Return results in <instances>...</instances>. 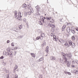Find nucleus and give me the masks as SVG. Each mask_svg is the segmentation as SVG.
Wrapping results in <instances>:
<instances>
[{"instance_id": "27", "label": "nucleus", "mask_w": 78, "mask_h": 78, "mask_svg": "<svg viewBox=\"0 0 78 78\" xmlns=\"http://www.w3.org/2000/svg\"><path fill=\"white\" fill-rule=\"evenodd\" d=\"M72 39L74 41V40H75V37H74V36H73L72 37Z\"/></svg>"}, {"instance_id": "9", "label": "nucleus", "mask_w": 78, "mask_h": 78, "mask_svg": "<svg viewBox=\"0 0 78 78\" xmlns=\"http://www.w3.org/2000/svg\"><path fill=\"white\" fill-rule=\"evenodd\" d=\"M72 48H74L75 47V44L73 43H72L71 45Z\"/></svg>"}, {"instance_id": "39", "label": "nucleus", "mask_w": 78, "mask_h": 78, "mask_svg": "<svg viewBox=\"0 0 78 78\" xmlns=\"http://www.w3.org/2000/svg\"><path fill=\"white\" fill-rule=\"evenodd\" d=\"M64 73H65V74H67L68 72H66V71H64Z\"/></svg>"}, {"instance_id": "33", "label": "nucleus", "mask_w": 78, "mask_h": 78, "mask_svg": "<svg viewBox=\"0 0 78 78\" xmlns=\"http://www.w3.org/2000/svg\"><path fill=\"white\" fill-rule=\"evenodd\" d=\"M20 27H19V28L20 29H21V28H22V25H20Z\"/></svg>"}, {"instance_id": "43", "label": "nucleus", "mask_w": 78, "mask_h": 78, "mask_svg": "<svg viewBox=\"0 0 78 78\" xmlns=\"http://www.w3.org/2000/svg\"><path fill=\"white\" fill-rule=\"evenodd\" d=\"M16 52L15 51V52H14V55L15 56H16Z\"/></svg>"}, {"instance_id": "46", "label": "nucleus", "mask_w": 78, "mask_h": 78, "mask_svg": "<svg viewBox=\"0 0 78 78\" xmlns=\"http://www.w3.org/2000/svg\"><path fill=\"white\" fill-rule=\"evenodd\" d=\"M76 31H78V28H76Z\"/></svg>"}, {"instance_id": "3", "label": "nucleus", "mask_w": 78, "mask_h": 78, "mask_svg": "<svg viewBox=\"0 0 78 78\" xmlns=\"http://www.w3.org/2000/svg\"><path fill=\"white\" fill-rule=\"evenodd\" d=\"M72 43V42L71 41H70L68 42V43H66V44H65V45L66 47H69V46L71 45Z\"/></svg>"}, {"instance_id": "18", "label": "nucleus", "mask_w": 78, "mask_h": 78, "mask_svg": "<svg viewBox=\"0 0 78 78\" xmlns=\"http://www.w3.org/2000/svg\"><path fill=\"white\" fill-rule=\"evenodd\" d=\"M42 22H43V20L40 21L39 22V24H40V25H43V24H42Z\"/></svg>"}, {"instance_id": "40", "label": "nucleus", "mask_w": 78, "mask_h": 78, "mask_svg": "<svg viewBox=\"0 0 78 78\" xmlns=\"http://www.w3.org/2000/svg\"><path fill=\"white\" fill-rule=\"evenodd\" d=\"M67 74H68V75H71V73H70L69 72H68V73Z\"/></svg>"}, {"instance_id": "12", "label": "nucleus", "mask_w": 78, "mask_h": 78, "mask_svg": "<svg viewBox=\"0 0 78 78\" xmlns=\"http://www.w3.org/2000/svg\"><path fill=\"white\" fill-rule=\"evenodd\" d=\"M36 39H37V40H39V39H41V40H42L43 39V38H41V37H37V38Z\"/></svg>"}, {"instance_id": "32", "label": "nucleus", "mask_w": 78, "mask_h": 78, "mask_svg": "<svg viewBox=\"0 0 78 78\" xmlns=\"http://www.w3.org/2000/svg\"><path fill=\"white\" fill-rule=\"evenodd\" d=\"M24 15L25 16H27V13L26 12H24Z\"/></svg>"}, {"instance_id": "51", "label": "nucleus", "mask_w": 78, "mask_h": 78, "mask_svg": "<svg viewBox=\"0 0 78 78\" xmlns=\"http://www.w3.org/2000/svg\"><path fill=\"white\" fill-rule=\"evenodd\" d=\"M76 72H78V71H77H77H76Z\"/></svg>"}, {"instance_id": "5", "label": "nucleus", "mask_w": 78, "mask_h": 78, "mask_svg": "<svg viewBox=\"0 0 78 78\" xmlns=\"http://www.w3.org/2000/svg\"><path fill=\"white\" fill-rule=\"evenodd\" d=\"M37 9V11L38 12L40 11V10H39V8H40V7L39 5H37V6L35 7Z\"/></svg>"}, {"instance_id": "13", "label": "nucleus", "mask_w": 78, "mask_h": 78, "mask_svg": "<svg viewBox=\"0 0 78 78\" xmlns=\"http://www.w3.org/2000/svg\"><path fill=\"white\" fill-rule=\"evenodd\" d=\"M41 20H43V22H44V19H46V18H45V17H44V18L43 16H41Z\"/></svg>"}, {"instance_id": "50", "label": "nucleus", "mask_w": 78, "mask_h": 78, "mask_svg": "<svg viewBox=\"0 0 78 78\" xmlns=\"http://www.w3.org/2000/svg\"><path fill=\"white\" fill-rule=\"evenodd\" d=\"M27 6H29V5H27Z\"/></svg>"}, {"instance_id": "36", "label": "nucleus", "mask_w": 78, "mask_h": 78, "mask_svg": "<svg viewBox=\"0 0 78 78\" xmlns=\"http://www.w3.org/2000/svg\"><path fill=\"white\" fill-rule=\"evenodd\" d=\"M23 22H27V20H26V19H24L23 20Z\"/></svg>"}, {"instance_id": "20", "label": "nucleus", "mask_w": 78, "mask_h": 78, "mask_svg": "<svg viewBox=\"0 0 78 78\" xmlns=\"http://www.w3.org/2000/svg\"><path fill=\"white\" fill-rule=\"evenodd\" d=\"M23 8H25V7H27V4H24L23 5Z\"/></svg>"}, {"instance_id": "41", "label": "nucleus", "mask_w": 78, "mask_h": 78, "mask_svg": "<svg viewBox=\"0 0 78 78\" xmlns=\"http://www.w3.org/2000/svg\"><path fill=\"white\" fill-rule=\"evenodd\" d=\"M18 77V76L17 75H16L15 76V78H17Z\"/></svg>"}, {"instance_id": "28", "label": "nucleus", "mask_w": 78, "mask_h": 78, "mask_svg": "<svg viewBox=\"0 0 78 78\" xmlns=\"http://www.w3.org/2000/svg\"><path fill=\"white\" fill-rule=\"evenodd\" d=\"M11 45L12 47H14V43H12L11 44Z\"/></svg>"}, {"instance_id": "26", "label": "nucleus", "mask_w": 78, "mask_h": 78, "mask_svg": "<svg viewBox=\"0 0 78 78\" xmlns=\"http://www.w3.org/2000/svg\"><path fill=\"white\" fill-rule=\"evenodd\" d=\"M51 27L52 28H55V25L54 24H52Z\"/></svg>"}, {"instance_id": "48", "label": "nucleus", "mask_w": 78, "mask_h": 78, "mask_svg": "<svg viewBox=\"0 0 78 78\" xmlns=\"http://www.w3.org/2000/svg\"><path fill=\"white\" fill-rule=\"evenodd\" d=\"M71 31H72V32H73V31L74 32V30H71Z\"/></svg>"}, {"instance_id": "29", "label": "nucleus", "mask_w": 78, "mask_h": 78, "mask_svg": "<svg viewBox=\"0 0 78 78\" xmlns=\"http://www.w3.org/2000/svg\"><path fill=\"white\" fill-rule=\"evenodd\" d=\"M31 12H27V14H28L29 15H30L31 14Z\"/></svg>"}, {"instance_id": "17", "label": "nucleus", "mask_w": 78, "mask_h": 78, "mask_svg": "<svg viewBox=\"0 0 78 78\" xmlns=\"http://www.w3.org/2000/svg\"><path fill=\"white\" fill-rule=\"evenodd\" d=\"M67 30L68 32H70L71 30H70V27H68L67 29Z\"/></svg>"}, {"instance_id": "49", "label": "nucleus", "mask_w": 78, "mask_h": 78, "mask_svg": "<svg viewBox=\"0 0 78 78\" xmlns=\"http://www.w3.org/2000/svg\"><path fill=\"white\" fill-rule=\"evenodd\" d=\"M72 67H74V66H72Z\"/></svg>"}, {"instance_id": "15", "label": "nucleus", "mask_w": 78, "mask_h": 78, "mask_svg": "<svg viewBox=\"0 0 78 78\" xmlns=\"http://www.w3.org/2000/svg\"><path fill=\"white\" fill-rule=\"evenodd\" d=\"M70 64H71V62H68V63H67V65L68 67L69 66H70Z\"/></svg>"}, {"instance_id": "6", "label": "nucleus", "mask_w": 78, "mask_h": 78, "mask_svg": "<svg viewBox=\"0 0 78 78\" xmlns=\"http://www.w3.org/2000/svg\"><path fill=\"white\" fill-rule=\"evenodd\" d=\"M29 9H30V12H32V13H33V12L34 11L33 9V8H31V6H30L29 7Z\"/></svg>"}, {"instance_id": "1", "label": "nucleus", "mask_w": 78, "mask_h": 78, "mask_svg": "<svg viewBox=\"0 0 78 78\" xmlns=\"http://www.w3.org/2000/svg\"><path fill=\"white\" fill-rule=\"evenodd\" d=\"M62 55L63 59V60H61L60 62H62L63 61V64H66L67 62V59L66 58V56H67L69 58H71L72 57V54L71 53H69L68 55H67V54H66L64 53H63L62 54Z\"/></svg>"}, {"instance_id": "2", "label": "nucleus", "mask_w": 78, "mask_h": 78, "mask_svg": "<svg viewBox=\"0 0 78 78\" xmlns=\"http://www.w3.org/2000/svg\"><path fill=\"white\" fill-rule=\"evenodd\" d=\"M13 53L12 51H10V48L9 47L8 48L6 51H4L3 52V54L4 55H8L10 58H12Z\"/></svg>"}, {"instance_id": "42", "label": "nucleus", "mask_w": 78, "mask_h": 78, "mask_svg": "<svg viewBox=\"0 0 78 78\" xmlns=\"http://www.w3.org/2000/svg\"><path fill=\"white\" fill-rule=\"evenodd\" d=\"M17 47H16L14 48L13 50H17Z\"/></svg>"}, {"instance_id": "38", "label": "nucleus", "mask_w": 78, "mask_h": 78, "mask_svg": "<svg viewBox=\"0 0 78 78\" xmlns=\"http://www.w3.org/2000/svg\"><path fill=\"white\" fill-rule=\"evenodd\" d=\"M53 38H54V39H56V36H55V35H54L53 36Z\"/></svg>"}, {"instance_id": "8", "label": "nucleus", "mask_w": 78, "mask_h": 78, "mask_svg": "<svg viewBox=\"0 0 78 78\" xmlns=\"http://www.w3.org/2000/svg\"><path fill=\"white\" fill-rule=\"evenodd\" d=\"M51 59L52 61H54V60H56V58L54 56H51Z\"/></svg>"}, {"instance_id": "35", "label": "nucleus", "mask_w": 78, "mask_h": 78, "mask_svg": "<svg viewBox=\"0 0 78 78\" xmlns=\"http://www.w3.org/2000/svg\"><path fill=\"white\" fill-rule=\"evenodd\" d=\"M51 36H52V37H53V36H54V33H51Z\"/></svg>"}, {"instance_id": "21", "label": "nucleus", "mask_w": 78, "mask_h": 78, "mask_svg": "<svg viewBox=\"0 0 78 78\" xmlns=\"http://www.w3.org/2000/svg\"><path fill=\"white\" fill-rule=\"evenodd\" d=\"M2 64L3 65H4V66H6V62H2Z\"/></svg>"}, {"instance_id": "52", "label": "nucleus", "mask_w": 78, "mask_h": 78, "mask_svg": "<svg viewBox=\"0 0 78 78\" xmlns=\"http://www.w3.org/2000/svg\"><path fill=\"white\" fill-rule=\"evenodd\" d=\"M45 16H46V14H45Z\"/></svg>"}, {"instance_id": "14", "label": "nucleus", "mask_w": 78, "mask_h": 78, "mask_svg": "<svg viewBox=\"0 0 78 78\" xmlns=\"http://www.w3.org/2000/svg\"><path fill=\"white\" fill-rule=\"evenodd\" d=\"M18 14L19 16H18V17H22V16H21V12H19Z\"/></svg>"}, {"instance_id": "11", "label": "nucleus", "mask_w": 78, "mask_h": 78, "mask_svg": "<svg viewBox=\"0 0 78 78\" xmlns=\"http://www.w3.org/2000/svg\"><path fill=\"white\" fill-rule=\"evenodd\" d=\"M41 37H45V34L44 33H41Z\"/></svg>"}, {"instance_id": "22", "label": "nucleus", "mask_w": 78, "mask_h": 78, "mask_svg": "<svg viewBox=\"0 0 78 78\" xmlns=\"http://www.w3.org/2000/svg\"><path fill=\"white\" fill-rule=\"evenodd\" d=\"M66 28V25H64L62 27V29H63V30H64V29H65Z\"/></svg>"}, {"instance_id": "25", "label": "nucleus", "mask_w": 78, "mask_h": 78, "mask_svg": "<svg viewBox=\"0 0 78 78\" xmlns=\"http://www.w3.org/2000/svg\"><path fill=\"white\" fill-rule=\"evenodd\" d=\"M18 67V66H17L16 65L14 68V70H16L17 69V68Z\"/></svg>"}, {"instance_id": "44", "label": "nucleus", "mask_w": 78, "mask_h": 78, "mask_svg": "<svg viewBox=\"0 0 78 78\" xmlns=\"http://www.w3.org/2000/svg\"><path fill=\"white\" fill-rule=\"evenodd\" d=\"M62 43H63V42H65V41H64V40H62Z\"/></svg>"}, {"instance_id": "45", "label": "nucleus", "mask_w": 78, "mask_h": 78, "mask_svg": "<svg viewBox=\"0 0 78 78\" xmlns=\"http://www.w3.org/2000/svg\"><path fill=\"white\" fill-rule=\"evenodd\" d=\"M9 42H10V41L9 40H8L7 41V43L8 44L9 43Z\"/></svg>"}, {"instance_id": "10", "label": "nucleus", "mask_w": 78, "mask_h": 78, "mask_svg": "<svg viewBox=\"0 0 78 78\" xmlns=\"http://www.w3.org/2000/svg\"><path fill=\"white\" fill-rule=\"evenodd\" d=\"M49 49V47L47 46L46 47V50L45 51L47 53H48V49Z\"/></svg>"}, {"instance_id": "31", "label": "nucleus", "mask_w": 78, "mask_h": 78, "mask_svg": "<svg viewBox=\"0 0 78 78\" xmlns=\"http://www.w3.org/2000/svg\"><path fill=\"white\" fill-rule=\"evenodd\" d=\"M52 25V24H51V23H49V24H48V26H49V27H51Z\"/></svg>"}, {"instance_id": "16", "label": "nucleus", "mask_w": 78, "mask_h": 78, "mask_svg": "<svg viewBox=\"0 0 78 78\" xmlns=\"http://www.w3.org/2000/svg\"><path fill=\"white\" fill-rule=\"evenodd\" d=\"M30 54L32 57L35 58V54H34L33 53H31Z\"/></svg>"}, {"instance_id": "7", "label": "nucleus", "mask_w": 78, "mask_h": 78, "mask_svg": "<svg viewBox=\"0 0 78 78\" xmlns=\"http://www.w3.org/2000/svg\"><path fill=\"white\" fill-rule=\"evenodd\" d=\"M15 15L16 16V18L18 19V13L16 11H15Z\"/></svg>"}, {"instance_id": "47", "label": "nucleus", "mask_w": 78, "mask_h": 78, "mask_svg": "<svg viewBox=\"0 0 78 78\" xmlns=\"http://www.w3.org/2000/svg\"><path fill=\"white\" fill-rule=\"evenodd\" d=\"M59 42H60L61 43V44H62V43L61 42V41H60V40H59Z\"/></svg>"}, {"instance_id": "30", "label": "nucleus", "mask_w": 78, "mask_h": 78, "mask_svg": "<svg viewBox=\"0 0 78 78\" xmlns=\"http://www.w3.org/2000/svg\"><path fill=\"white\" fill-rule=\"evenodd\" d=\"M21 18V17H18V19H19V20H22V19Z\"/></svg>"}, {"instance_id": "34", "label": "nucleus", "mask_w": 78, "mask_h": 78, "mask_svg": "<svg viewBox=\"0 0 78 78\" xmlns=\"http://www.w3.org/2000/svg\"><path fill=\"white\" fill-rule=\"evenodd\" d=\"M73 63H77V62L73 60Z\"/></svg>"}, {"instance_id": "23", "label": "nucleus", "mask_w": 78, "mask_h": 78, "mask_svg": "<svg viewBox=\"0 0 78 78\" xmlns=\"http://www.w3.org/2000/svg\"><path fill=\"white\" fill-rule=\"evenodd\" d=\"M40 61H43L44 60V58L43 57H41L40 59H39Z\"/></svg>"}, {"instance_id": "4", "label": "nucleus", "mask_w": 78, "mask_h": 78, "mask_svg": "<svg viewBox=\"0 0 78 78\" xmlns=\"http://www.w3.org/2000/svg\"><path fill=\"white\" fill-rule=\"evenodd\" d=\"M46 19L50 20V22H51V23H53V19H51V17H46Z\"/></svg>"}, {"instance_id": "19", "label": "nucleus", "mask_w": 78, "mask_h": 78, "mask_svg": "<svg viewBox=\"0 0 78 78\" xmlns=\"http://www.w3.org/2000/svg\"><path fill=\"white\" fill-rule=\"evenodd\" d=\"M46 45V43H45V42H44L43 43V44H42L41 45V46L42 47H44V45Z\"/></svg>"}, {"instance_id": "37", "label": "nucleus", "mask_w": 78, "mask_h": 78, "mask_svg": "<svg viewBox=\"0 0 78 78\" xmlns=\"http://www.w3.org/2000/svg\"><path fill=\"white\" fill-rule=\"evenodd\" d=\"M0 59H3L4 58V57H3V56H2L0 57Z\"/></svg>"}, {"instance_id": "24", "label": "nucleus", "mask_w": 78, "mask_h": 78, "mask_svg": "<svg viewBox=\"0 0 78 78\" xmlns=\"http://www.w3.org/2000/svg\"><path fill=\"white\" fill-rule=\"evenodd\" d=\"M14 30L16 32H18V30H19V29H17V28H15Z\"/></svg>"}]
</instances>
